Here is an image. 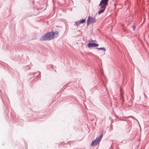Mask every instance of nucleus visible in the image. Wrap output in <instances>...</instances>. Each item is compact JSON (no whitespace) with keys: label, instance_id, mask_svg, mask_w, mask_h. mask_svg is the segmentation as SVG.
<instances>
[{"label":"nucleus","instance_id":"6e6552de","mask_svg":"<svg viewBox=\"0 0 149 149\" xmlns=\"http://www.w3.org/2000/svg\"><path fill=\"white\" fill-rule=\"evenodd\" d=\"M86 21V19H81L80 21V22L81 23H84Z\"/></svg>","mask_w":149,"mask_h":149},{"label":"nucleus","instance_id":"7ed1b4c3","mask_svg":"<svg viewBox=\"0 0 149 149\" xmlns=\"http://www.w3.org/2000/svg\"><path fill=\"white\" fill-rule=\"evenodd\" d=\"M96 22V20L95 17L89 16L88 17L87 20V25H88L93 24L95 23Z\"/></svg>","mask_w":149,"mask_h":149},{"label":"nucleus","instance_id":"423d86ee","mask_svg":"<svg viewBox=\"0 0 149 149\" xmlns=\"http://www.w3.org/2000/svg\"><path fill=\"white\" fill-rule=\"evenodd\" d=\"M106 6H105L104 5H103L101 6L100 10L98 11V14H100L101 13H103L104 11L106 8Z\"/></svg>","mask_w":149,"mask_h":149},{"label":"nucleus","instance_id":"0eeeda50","mask_svg":"<svg viewBox=\"0 0 149 149\" xmlns=\"http://www.w3.org/2000/svg\"><path fill=\"white\" fill-rule=\"evenodd\" d=\"M81 23L79 21H77V22H75V24L77 26L79 25Z\"/></svg>","mask_w":149,"mask_h":149},{"label":"nucleus","instance_id":"9d476101","mask_svg":"<svg viewBox=\"0 0 149 149\" xmlns=\"http://www.w3.org/2000/svg\"><path fill=\"white\" fill-rule=\"evenodd\" d=\"M120 95H121V98L123 99V95L122 94V93L121 92Z\"/></svg>","mask_w":149,"mask_h":149},{"label":"nucleus","instance_id":"39448f33","mask_svg":"<svg viewBox=\"0 0 149 149\" xmlns=\"http://www.w3.org/2000/svg\"><path fill=\"white\" fill-rule=\"evenodd\" d=\"M88 47H96L99 46V45L96 43H92L89 42L87 44Z\"/></svg>","mask_w":149,"mask_h":149},{"label":"nucleus","instance_id":"9b49d317","mask_svg":"<svg viewBox=\"0 0 149 149\" xmlns=\"http://www.w3.org/2000/svg\"><path fill=\"white\" fill-rule=\"evenodd\" d=\"M132 28H133V30H134L135 28V27L134 26H132Z\"/></svg>","mask_w":149,"mask_h":149},{"label":"nucleus","instance_id":"f257e3e1","mask_svg":"<svg viewBox=\"0 0 149 149\" xmlns=\"http://www.w3.org/2000/svg\"><path fill=\"white\" fill-rule=\"evenodd\" d=\"M59 35V33L57 31H55L54 32L50 31L44 34L40 38V40L41 41H49L57 38Z\"/></svg>","mask_w":149,"mask_h":149},{"label":"nucleus","instance_id":"20e7f679","mask_svg":"<svg viewBox=\"0 0 149 149\" xmlns=\"http://www.w3.org/2000/svg\"><path fill=\"white\" fill-rule=\"evenodd\" d=\"M108 1L109 0H102L100 2L99 6H101L103 4V5L107 6L108 5Z\"/></svg>","mask_w":149,"mask_h":149},{"label":"nucleus","instance_id":"1a4fd4ad","mask_svg":"<svg viewBox=\"0 0 149 149\" xmlns=\"http://www.w3.org/2000/svg\"><path fill=\"white\" fill-rule=\"evenodd\" d=\"M97 49H98L103 50H104V51H105L106 50L105 48L104 47H101V48H97Z\"/></svg>","mask_w":149,"mask_h":149},{"label":"nucleus","instance_id":"f03ea898","mask_svg":"<svg viewBox=\"0 0 149 149\" xmlns=\"http://www.w3.org/2000/svg\"><path fill=\"white\" fill-rule=\"evenodd\" d=\"M103 134H101L100 136L97 137L96 139L93 141H92L90 146H94L98 145L101 139L102 138Z\"/></svg>","mask_w":149,"mask_h":149}]
</instances>
